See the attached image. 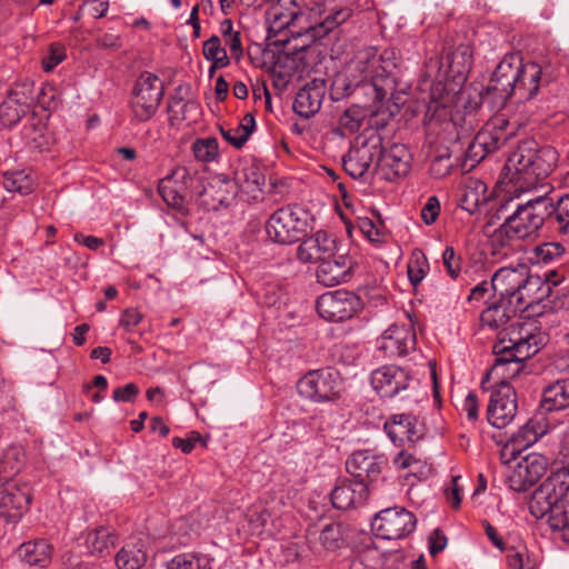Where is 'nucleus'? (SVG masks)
I'll return each instance as SVG.
<instances>
[{"label": "nucleus", "mask_w": 569, "mask_h": 569, "mask_svg": "<svg viewBox=\"0 0 569 569\" xmlns=\"http://www.w3.org/2000/svg\"><path fill=\"white\" fill-rule=\"evenodd\" d=\"M395 52L385 50L378 54L375 47L360 50L346 71L332 82V91L340 97L360 91L373 103L397 99Z\"/></svg>", "instance_id": "obj_1"}, {"label": "nucleus", "mask_w": 569, "mask_h": 569, "mask_svg": "<svg viewBox=\"0 0 569 569\" xmlns=\"http://www.w3.org/2000/svg\"><path fill=\"white\" fill-rule=\"evenodd\" d=\"M543 70L538 62H523L519 53L506 54L487 86L483 100L492 99L497 104L503 106L516 92L525 100L533 99L543 87Z\"/></svg>", "instance_id": "obj_2"}, {"label": "nucleus", "mask_w": 569, "mask_h": 569, "mask_svg": "<svg viewBox=\"0 0 569 569\" xmlns=\"http://www.w3.org/2000/svg\"><path fill=\"white\" fill-rule=\"evenodd\" d=\"M558 151L551 146L539 147L535 140H525L509 156L506 168L512 170V180L521 191L541 192L545 183L558 163Z\"/></svg>", "instance_id": "obj_3"}, {"label": "nucleus", "mask_w": 569, "mask_h": 569, "mask_svg": "<svg viewBox=\"0 0 569 569\" xmlns=\"http://www.w3.org/2000/svg\"><path fill=\"white\" fill-rule=\"evenodd\" d=\"M528 192L531 194L530 198L523 203H518L516 210L505 218L497 231L498 237H506L508 240H525L538 237L543 229L549 230L547 210L551 203L545 199L543 191Z\"/></svg>", "instance_id": "obj_4"}, {"label": "nucleus", "mask_w": 569, "mask_h": 569, "mask_svg": "<svg viewBox=\"0 0 569 569\" xmlns=\"http://www.w3.org/2000/svg\"><path fill=\"white\" fill-rule=\"evenodd\" d=\"M529 509L536 518H546L552 530L569 527V483L548 478L533 492Z\"/></svg>", "instance_id": "obj_5"}, {"label": "nucleus", "mask_w": 569, "mask_h": 569, "mask_svg": "<svg viewBox=\"0 0 569 569\" xmlns=\"http://www.w3.org/2000/svg\"><path fill=\"white\" fill-rule=\"evenodd\" d=\"M309 211L298 204L277 209L266 222V233L274 243L292 244L306 237Z\"/></svg>", "instance_id": "obj_6"}, {"label": "nucleus", "mask_w": 569, "mask_h": 569, "mask_svg": "<svg viewBox=\"0 0 569 569\" xmlns=\"http://www.w3.org/2000/svg\"><path fill=\"white\" fill-rule=\"evenodd\" d=\"M540 278L529 276L526 267L500 268L491 278V290L495 298L515 303L516 307H529L532 301L526 302L528 291L540 286Z\"/></svg>", "instance_id": "obj_7"}, {"label": "nucleus", "mask_w": 569, "mask_h": 569, "mask_svg": "<svg viewBox=\"0 0 569 569\" xmlns=\"http://www.w3.org/2000/svg\"><path fill=\"white\" fill-rule=\"evenodd\" d=\"M297 390L302 398L312 402H330L340 398L343 379L332 367L310 370L299 379Z\"/></svg>", "instance_id": "obj_8"}, {"label": "nucleus", "mask_w": 569, "mask_h": 569, "mask_svg": "<svg viewBox=\"0 0 569 569\" xmlns=\"http://www.w3.org/2000/svg\"><path fill=\"white\" fill-rule=\"evenodd\" d=\"M164 96V84L160 78L149 71L142 72L132 89L130 108L136 120L146 122L158 111Z\"/></svg>", "instance_id": "obj_9"}, {"label": "nucleus", "mask_w": 569, "mask_h": 569, "mask_svg": "<svg viewBox=\"0 0 569 569\" xmlns=\"http://www.w3.org/2000/svg\"><path fill=\"white\" fill-rule=\"evenodd\" d=\"M415 379L407 369L386 365L371 372L370 382L381 398L392 399L398 396L406 398Z\"/></svg>", "instance_id": "obj_10"}, {"label": "nucleus", "mask_w": 569, "mask_h": 569, "mask_svg": "<svg viewBox=\"0 0 569 569\" xmlns=\"http://www.w3.org/2000/svg\"><path fill=\"white\" fill-rule=\"evenodd\" d=\"M319 316L328 321L350 319L362 308L361 299L353 292L336 290L321 295L316 303Z\"/></svg>", "instance_id": "obj_11"}, {"label": "nucleus", "mask_w": 569, "mask_h": 569, "mask_svg": "<svg viewBox=\"0 0 569 569\" xmlns=\"http://www.w3.org/2000/svg\"><path fill=\"white\" fill-rule=\"evenodd\" d=\"M416 517L405 508L393 507L381 510L372 521V529L385 540L401 539L416 528Z\"/></svg>", "instance_id": "obj_12"}, {"label": "nucleus", "mask_w": 569, "mask_h": 569, "mask_svg": "<svg viewBox=\"0 0 569 569\" xmlns=\"http://www.w3.org/2000/svg\"><path fill=\"white\" fill-rule=\"evenodd\" d=\"M199 179L192 176L187 168H177L172 174L163 178L158 192L163 201L176 210L186 208L188 198L191 197V190Z\"/></svg>", "instance_id": "obj_13"}, {"label": "nucleus", "mask_w": 569, "mask_h": 569, "mask_svg": "<svg viewBox=\"0 0 569 569\" xmlns=\"http://www.w3.org/2000/svg\"><path fill=\"white\" fill-rule=\"evenodd\" d=\"M537 328L531 323L511 325L509 329H502L499 338L505 336L506 348L515 353L513 357L527 360L535 356L543 343L541 332H535Z\"/></svg>", "instance_id": "obj_14"}, {"label": "nucleus", "mask_w": 569, "mask_h": 569, "mask_svg": "<svg viewBox=\"0 0 569 569\" xmlns=\"http://www.w3.org/2000/svg\"><path fill=\"white\" fill-rule=\"evenodd\" d=\"M378 349L387 358H403L417 349V335L412 325H391L378 340Z\"/></svg>", "instance_id": "obj_15"}, {"label": "nucleus", "mask_w": 569, "mask_h": 569, "mask_svg": "<svg viewBox=\"0 0 569 569\" xmlns=\"http://www.w3.org/2000/svg\"><path fill=\"white\" fill-rule=\"evenodd\" d=\"M373 172L379 179L395 181L410 171L411 154L403 144H393L389 149L381 147L379 139V153Z\"/></svg>", "instance_id": "obj_16"}, {"label": "nucleus", "mask_w": 569, "mask_h": 569, "mask_svg": "<svg viewBox=\"0 0 569 569\" xmlns=\"http://www.w3.org/2000/svg\"><path fill=\"white\" fill-rule=\"evenodd\" d=\"M547 466L548 460L541 453H528L517 462L508 475L509 488L517 492L527 491L546 473Z\"/></svg>", "instance_id": "obj_17"}, {"label": "nucleus", "mask_w": 569, "mask_h": 569, "mask_svg": "<svg viewBox=\"0 0 569 569\" xmlns=\"http://www.w3.org/2000/svg\"><path fill=\"white\" fill-rule=\"evenodd\" d=\"M518 402L515 389L509 383H499L492 391L487 409V419L496 428L507 427L516 417Z\"/></svg>", "instance_id": "obj_18"}, {"label": "nucleus", "mask_w": 569, "mask_h": 569, "mask_svg": "<svg viewBox=\"0 0 569 569\" xmlns=\"http://www.w3.org/2000/svg\"><path fill=\"white\" fill-rule=\"evenodd\" d=\"M388 466V458L385 455L373 453L370 450L353 452L346 461V469L358 482H376L382 470Z\"/></svg>", "instance_id": "obj_19"}, {"label": "nucleus", "mask_w": 569, "mask_h": 569, "mask_svg": "<svg viewBox=\"0 0 569 569\" xmlns=\"http://www.w3.org/2000/svg\"><path fill=\"white\" fill-rule=\"evenodd\" d=\"M379 153V137L352 148L342 158L345 171L353 179H366L369 169Z\"/></svg>", "instance_id": "obj_20"}, {"label": "nucleus", "mask_w": 569, "mask_h": 569, "mask_svg": "<svg viewBox=\"0 0 569 569\" xmlns=\"http://www.w3.org/2000/svg\"><path fill=\"white\" fill-rule=\"evenodd\" d=\"M31 501L27 485L19 486L16 481L0 482V513L9 519L20 518L28 510Z\"/></svg>", "instance_id": "obj_21"}, {"label": "nucleus", "mask_w": 569, "mask_h": 569, "mask_svg": "<svg viewBox=\"0 0 569 569\" xmlns=\"http://www.w3.org/2000/svg\"><path fill=\"white\" fill-rule=\"evenodd\" d=\"M237 194V182L226 174H216L199 192L202 203L209 210H218L221 206L228 207Z\"/></svg>", "instance_id": "obj_22"}, {"label": "nucleus", "mask_w": 569, "mask_h": 569, "mask_svg": "<svg viewBox=\"0 0 569 569\" xmlns=\"http://www.w3.org/2000/svg\"><path fill=\"white\" fill-rule=\"evenodd\" d=\"M337 243L335 237L319 230L305 238L297 248V259L302 263H317L335 254Z\"/></svg>", "instance_id": "obj_23"}, {"label": "nucleus", "mask_w": 569, "mask_h": 569, "mask_svg": "<svg viewBox=\"0 0 569 569\" xmlns=\"http://www.w3.org/2000/svg\"><path fill=\"white\" fill-rule=\"evenodd\" d=\"M368 483L339 479L331 490V503L336 509L348 510L363 506L369 497Z\"/></svg>", "instance_id": "obj_24"}, {"label": "nucleus", "mask_w": 569, "mask_h": 569, "mask_svg": "<svg viewBox=\"0 0 569 569\" xmlns=\"http://www.w3.org/2000/svg\"><path fill=\"white\" fill-rule=\"evenodd\" d=\"M383 429L396 446L413 445L422 437V426L411 415H393L385 422Z\"/></svg>", "instance_id": "obj_25"}, {"label": "nucleus", "mask_w": 569, "mask_h": 569, "mask_svg": "<svg viewBox=\"0 0 569 569\" xmlns=\"http://www.w3.org/2000/svg\"><path fill=\"white\" fill-rule=\"evenodd\" d=\"M493 353L496 355L495 363L490 375L499 379V383H508L509 379L517 377L523 369L522 359L513 357L515 353L506 348L505 336L493 345Z\"/></svg>", "instance_id": "obj_26"}, {"label": "nucleus", "mask_w": 569, "mask_h": 569, "mask_svg": "<svg viewBox=\"0 0 569 569\" xmlns=\"http://www.w3.org/2000/svg\"><path fill=\"white\" fill-rule=\"evenodd\" d=\"M545 432V426L529 419L503 446L501 457L516 459L523 450L536 443Z\"/></svg>", "instance_id": "obj_27"}, {"label": "nucleus", "mask_w": 569, "mask_h": 569, "mask_svg": "<svg viewBox=\"0 0 569 569\" xmlns=\"http://www.w3.org/2000/svg\"><path fill=\"white\" fill-rule=\"evenodd\" d=\"M540 189L543 191L545 199L551 203L547 210L549 231L567 234L569 232V193L555 197L551 184H543Z\"/></svg>", "instance_id": "obj_28"}, {"label": "nucleus", "mask_w": 569, "mask_h": 569, "mask_svg": "<svg viewBox=\"0 0 569 569\" xmlns=\"http://www.w3.org/2000/svg\"><path fill=\"white\" fill-rule=\"evenodd\" d=\"M326 86L322 80H312L302 87L293 101V110L301 118L309 119L321 108Z\"/></svg>", "instance_id": "obj_29"}, {"label": "nucleus", "mask_w": 569, "mask_h": 569, "mask_svg": "<svg viewBox=\"0 0 569 569\" xmlns=\"http://www.w3.org/2000/svg\"><path fill=\"white\" fill-rule=\"evenodd\" d=\"M233 181L237 182L238 192L241 191L250 199L257 200L266 184V176L259 163L244 162L236 171Z\"/></svg>", "instance_id": "obj_30"}, {"label": "nucleus", "mask_w": 569, "mask_h": 569, "mask_svg": "<svg viewBox=\"0 0 569 569\" xmlns=\"http://www.w3.org/2000/svg\"><path fill=\"white\" fill-rule=\"evenodd\" d=\"M352 262L345 256L337 259L322 260L317 269V280L326 287H333L348 281L351 274Z\"/></svg>", "instance_id": "obj_31"}, {"label": "nucleus", "mask_w": 569, "mask_h": 569, "mask_svg": "<svg viewBox=\"0 0 569 569\" xmlns=\"http://www.w3.org/2000/svg\"><path fill=\"white\" fill-rule=\"evenodd\" d=\"M307 47L303 46L299 51L293 53L279 52L273 50H264L262 53L261 67L267 71L281 72L289 76V79L299 70L300 62L303 60L302 53Z\"/></svg>", "instance_id": "obj_32"}, {"label": "nucleus", "mask_w": 569, "mask_h": 569, "mask_svg": "<svg viewBox=\"0 0 569 569\" xmlns=\"http://www.w3.org/2000/svg\"><path fill=\"white\" fill-rule=\"evenodd\" d=\"M526 307H516L515 303H509L507 300L496 298L487 309L481 312L480 319L482 325L491 329L505 328L512 317L518 311L525 310Z\"/></svg>", "instance_id": "obj_33"}, {"label": "nucleus", "mask_w": 569, "mask_h": 569, "mask_svg": "<svg viewBox=\"0 0 569 569\" xmlns=\"http://www.w3.org/2000/svg\"><path fill=\"white\" fill-rule=\"evenodd\" d=\"M28 109L29 97L19 89H12L0 104V121L6 127H12L21 120Z\"/></svg>", "instance_id": "obj_34"}, {"label": "nucleus", "mask_w": 569, "mask_h": 569, "mask_svg": "<svg viewBox=\"0 0 569 569\" xmlns=\"http://www.w3.org/2000/svg\"><path fill=\"white\" fill-rule=\"evenodd\" d=\"M53 548L44 539L23 542L18 549L19 558L29 566L44 568L51 561Z\"/></svg>", "instance_id": "obj_35"}, {"label": "nucleus", "mask_w": 569, "mask_h": 569, "mask_svg": "<svg viewBox=\"0 0 569 569\" xmlns=\"http://www.w3.org/2000/svg\"><path fill=\"white\" fill-rule=\"evenodd\" d=\"M545 411H558L569 407V379H560L548 385L540 402Z\"/></svg>", "instance_id": "obj_36"}, {"label": "nucleus", "mask_w": 569, "mask_h": 569, "mask_svg": "<svg viewBox=\"0 0 569 569\" xmlns=\"http://www.w3.org/2000/svg\"><path fill=\"white\" fill-rule=\"evenodd\" d=\"M351 13L352 11L349 8L336 10L323 17L320 21L308 26L305 33L313 41L322 39L335 28L346 22L351 17Z\"/></svg>", "instance_id": "obj_37"}, {"label": "nucleus", "mask_w": 569, "mask_h": 569, "mask_svg": "<svg viewBox=\"0 0 569 569\" xmlns=\"http://www.w3.org/2000/svg\"><path fill=\"white\" fill-rule=\"evenodd\" d=\"M146 561V545L141 540L127 543L116 556V565L119 569H140Z\"/></svg>", "instance_id": "obj_38"}, {"label": "nucleus", "mask_w": 569, "mask_h": 569, "mask_svg": "<svg viewBox=\"0 0 569 569\" xmlns=\"http://www.w3.org/2000/svg\"><path fill=\"white\" fill-rule=\"evenodd\" d=\"M254 129L256 120L251 113L244 114L240 123L234 128L224 129L221 126L219 128L222 138L236 149H241L246 144Z\"/></svg>", "instance_id": "obj_39"}, {"label": "nucleus", "mask_w": 569, "mask_h": 569, "mask_svg": "<svg viewBox=\"0 0 569 569\" xmlns=\"http://www.w3.org/2000/svg\"><path fill=\"white\" fill-rule=\"evenodd\" d=\"M24 465V451L19 446L9 447L0 459V482L13 480Z\"/></svg>", "instance_id": "obj_40"}, {"label": "nucleus", "mask_w": 569, "mask_h": 569, "mask_svg": "<svg viewBox=\"0 0 569 569\" xmlns=\"http://www.w3.org/2000/svg\"><path fill=\"white\" fill-rule=\"evenodd\" d=\"M505 124L508 126L509 122L501 120V123L495 126L492 130H481L475 136V139L487 152V154L501 148L506 143V141L513 134L512 131L503 132Z\"/></svg>", "instance_id": "obj_41"}, {"label": "nucleus", "mask_w": 569, "mask_h": 569, "mask_svg": "<svg viewBox=\"0 0 569 569\" xmlns=\"http://www.w3.org/2000/svg\"><path fill=\"white\" fill-rule=\"evenodd\" d=\"M487 186L480 180H470L466 186L460 199L461 208L469 213L479 211L481 204L487 200Z\"/></svg>", "instance_id": "obj_42"}, {"label": "nucleus", "mask_w": 569, "mask_h": 569, "mask_svg": "<svg viewBox=\"0 0 569 569\" xmlns=\"http://www.w3.org/2000/svg\"><path fill=\"white\" fill-rule=\"evenodd\" d=\"M167 569H212V559L201 552H182L167 562Z\"/></svg>", "instance_id": "obj_43"}, {"label": "nucleus", "mask_w": 569, "mask_h": 569, "mask_svg": "<svg viewBox=\"0 0 569 569\" xmlns=\"http://www.w3.org/2000/svg\"><path fill=\"white\" fill-rule=\"evenodd\" d=\"M452 74L465 76L472 66V52L468 46L461 44L443 59Z\"/></svg>", "instance_id": "obj_44"}, {"label": "nucleus", "mask_w": 569, "mask_h": 569, "mask_svg": "<svg viewBox=\"0 0 569 569\" xmlns=\"http://www.w3.org/2000/svg\"><path fill=\"white\" fill-rule=\"evenodd\" d=\"M86 545L91 555L102 556L114 546V537L109 529L101 527L87 533Z\"/></svg>", "instance_id": "obj_45"}, {"label": "nucleus", "mask_w": 569, "mask_h": 569, "mask_svg": "<svg viewBox=\"0 0 569 569\" xmlns=\"http://www.w3.org/2000/svg\"><path fill=\"white\" fill-rule=\"evenodd\" d=\"M429 271V262L422 250L415 249L407 263V273L410 283L417 288Z\"/></svg>", "instance_id": "obj_46"}, {"label": "nucleus", "mask_w": 569, "mask_h": 569, "mask_svg": "<svg viewBox=\"0 0 569 569\" xmlns=\"http://www.w3.org/2000/svg\"><path fill=\"white\" fill-rule=\"evenodd\" d=\"M319 541L325 549L333 551L345 546L343 528L341 523L326 525L319 536Z\"/></svg>", "instance_id": "obj_47"}, {"label": "nucleus", "mask_w": 569, "mask_h": 569, "mask_svg": "<svg viewBox=\"0 0 569 569\" xmlns=\"http://www.w3.org/2000/svg\"><path fill=\"white\" fill-rule=\"evenodd\" d=\"M368 113L369 111L365 107L357 104L351 106L340 116L339 124L349 133H355L361 128L362 122L367 118Z\"/></svg>", "instance_id": "obj_48"}, {"label": "nucleus", "mask_w": 569, "mask_h": 569, "mask_svg": "<svg viewBox=\"0 0 569 569\" xmlns=\"http://www.w3.org/2000/svg\"><path fill=\"white\" fill-rule=\"evenodd\" d=\"M191 149L196 159L201 162L214 161L219 156V143L213 137L197 139Z\"/></svg>", "instance_id": "obj_49"}, {"label": "nucleus", "mask_w": 569, "mask_h": 569, "mask_svg": "<svg viewBox=\"0 0 569 569\" xmlns=\"http://www.w3.org/2000/svg\"><path fill=\"white\" fill-rule=\"evenodd\" d=\"M202 53L208 61H217L220 66L230 64V58L226 48L221 46V39L218 36H211L203 42Z\"/></svg>", "instance_id": "obj_50"}, {"label": "nucleus", "mask_w": 569, "mask_h": 569, "mask_svg": "<svg viewBox=\"0 0 569 569\" xmlns=\"http://www.w3.org/2000/svg\"><path fill=\"white\" fill-rule=\"evenodd\" d=\"M533 257L531 258L536 263H551L558 260L565 253V248L559 242H546L537 246L533 249Z\"/></svg>", "instance_id": "obj_51"}, {"label": "nucleus", "mask_w": 569, "mask_h": 569, "mask_svg": "<svg viewBox=\"0 0 569 569\" xmlns=\"http://www.w3.org/2000/svg\"><path fill=\"white\" fill-rule=\"evenodd\" d=\"M3 186L9 192L27 194L32 189V179L24 171H14L4 174Z\"/></svg>", "instance_id": "obj_52"}, {"label": "nucleus", "mask_w": 569, "mask_h": 569, "mask_svg": "<svg viewBox=\"0 0 569 569\" xmlns=\"http://www.w3.org/2000/svg\"><path fill=\"white\" fill-rule=\"evenodd\" d=\"M181 91V87H178L176 89V93L170 97L169 101H168V112L171 114L170 118H176V119H179V120H184L186 119V116H184V112H186V109L187 108H194L197 109L198 106L196 102H192V101H189V102H183V98L179 94Z\"/></svg>", "instance_id": "obj_53"}, {"label": "nucleus", "mask_w": 569, "mask_h": 569, "mask_svg": "<svg viewBox=\"0 0 569 569\" xmlns=\"http://www.w3.org/2000/svg\"><path fill=\"white\" fill-rule=\"evenodd\" d=\"M442 264L448 276L457 279L462 270V258L456 253L452 247H447L442 252Z\"/></svg>", "instance_id": "obj_54"}, {"label": "nucleus", "mask_w": 569, "mask_h": 569, "mask_svg": "<svg viewBox=\"0 0 569 569\" xmlns=\"http://www.w3.org/2000/svg\"><path fill=\"white\" fill-rule=\"evenodd\" d=\"M487 156H488L487 152L482 149V147L478 143V141L473 138V140L469 143V146L465 152L463 168H467L468 170L475 168Z\"/></svg>", "instance_id": "obj_55"}, {"label": "nucleus", "mask_w": 569, "mask_h": 569, "mask_svg": "<svg viewBox=\"0 0 569 569\" xmlns=\"http://www.w3.org/2000/svg\"><path fill=\"white\" fill-rule=\"evenodd\" d=\"M440 213V201L438 197L431 196L427 199V202L421 208V219L427 224L430 226L436 222Z\"/></svg>", "instance_id": "obj_56"}, {"label": "nucleus", "mask_w": 569, "mask_h": 569, "mask_svg": "<svg viewBox=\"0 0 569 569\" xmlns=\"http://www.w3.org/2000/svg\"><path fill=\"white\" fill-rule=\"evenodd\" d=\"M66 58L64 48L59 44H51L49 52L42 59V67L44 71L49 72L53 70L60 62Z\"/></svg>", "instance_id": "obj_57"}, {"label": "nucleus", "mask_w": 569, "mask_h": 569, "mask_svg": "<svg viewBox=\"0 0 569 569\" xmlns=\"http://www.w3.org/2000/svg\"><path fill=\"white\" fill-rule=\"evenodd\" d=\"M142 319L143 315L137 308H127L122 312L119 323L127 332H133Z\"/></svg>", "instance_id": "obj_58"}, {"label": "nucleus", "mask_w": 569, "mask_h": 569, "mask_svg": "<svg viewBox=\"0 0 569 569\" xmlns=\"http://www.w3.org/2000/svg\"><path fill=\"white\" fill-rule=\"evenodd\" d=\"M451 167L450 154H440L432 160L430 171L433 177L443 178L450 173Z\"/></svg>", "instance_id": "obj_59"}, {"label": "nucleus", "mask_w": 569, "mask_h": 569, "mask_svg": "<svg viewBox=\"0 0 569 569\" xmlns=\"http://www.w3.org/2000/svg\"><path fill=\"white\" fill-rule=\"evenodd\" d=\"M138 395L139 387L133 382H129L123 387L116 388L112 393V399L116 402H132Z\"/></svg>", "instance_id": "obj_60"}, {"label": "nucleus", "mask_w": 569, "mask_h": 569, "mask_svg": "<svg viewBox=\"0 0 569 569\" xmlns=\"http://www.w3.org/2000/svg\"><path fill=\"white\" fill-rule=\"evenodd\" d=\"M27 139L30 149L42 152L48 148L49 140L43 134L41 129L32 127L27 136Z\"/></svg>", "instance_id": "obj_61"}, {"label": "nucleus", "mask_w": 569, "mask_h": 569, "mask_svg": "<svg viewBox=\"0 0 569 569\" xmlns=\"http://www.w3.org/2000/svg\"><path fill=\"white\" fill-rule=\"evenodd\" d=\"M461 410L471 422H476L479 417V402L475 392H469L462 402Z\"/></svg>", "instance_id": "obj_62"}, {"label": "nucleus", "mask_w": 569, "mask_h": 569, "mask_svg": "<svg viewBox=\"0 0 569 569\" xmlns=\"http://www.w3.org/2000/svg\"><path fill=\"white\" fill-rule=\"evenodd\" d=\"M447 537L439 528L435 529L429 536V552L432 557L441 552L447 546Z\"/></svg>", "instance_id": "obj_63"}, {"label": "nucleus", "mask_w": 569, "mask_h": 569, "mask_svg": "<svg viewBox=\"0 0 569 569\" xmlns=\"http://www.w3.org/2000/svg\"><path fill=\"white\" fill-rule=\"evenodd\" d=\"M223 41L226 47H228L230 50L231 58H233L236 61H239L243 56L240 31L232 36L223 38Z\"/></svg>", "instance_id": "obj_64"}]
</instances>
